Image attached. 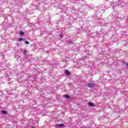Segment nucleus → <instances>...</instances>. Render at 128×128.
Segmentation results:
<instances>
[{"mask_svg":"<svg viewBox=\"0 0 128 128\" xmlns=\"http://www.w3.org/2000/svg\"><path fill=\"white\" fill-rule=\"evenodd\" d=\"M65 74L66 76H70L71 74L70 72L68 70H66L65 71Z\"/></svg>","mask_w":128,"mask_h":128,"instance_id":"f03ea898","label":"nucleus"},{"mask_svg":"<svg viewBox=\"0 0 128 128\" xmlns=\"http://www.w3.org/2000/svg\"><path fill=\"white\" fill-rule=\"evenodd\" d=\"M27 50H24V52H23V54H26Z\"/></svg>","mask_w":128,"mask_h":128,"instance_id":"9d476101","label":"nucleus"},{"mask_svg":"<svg viewBox=\"0 0 128 128\" xmlns=\"http://www.w3.org/2000/svg\"><path fill=\"white\" fill-rule=\"evenodd\" d=\"M20 36H24V32L22 31H20Z\"/></svg>","mask_w":128,"mask_h":128,"instance_id":"6e6552de","label":"nucleus"},{"mask_svg":"<svg viewBox=\"0 0 128 128\" xmlns=\"http://www.w3.org/2000/svg\"><path fill=\"white\" fill-rule=\"evenodd\" d=\"M64 98H70V96L68 94L64 95Z\"/></svg>","mask_w":128,"mask_h":128,"instance_id":"39448f33","label":"nucleus"},{"mask_svg":"<svg viewBox=\"0 0 128 128\" xmlns=\"http://www.w3.org/2000/svg\"><path fill=\"white\" fill-rule=\"evenodd\" d=\"M60 38H62V35L60 34Z\"/></svg>","mask_w":128,"mask_h":128,"instance_id":"9b49d317","label":"nucleus"},{"mask_svg":"<svg viewBox=\"0 0 128 128\" xmlns=\"http://www.w3.org/2000/svg\"><path fill=\"white\" fill-rule=\"evenodd\" d=\"M22 40H24V38H20L18 40V42H22Z\"/></svg>","mask_w":128,"mask_h":128,"instance_id":"0eeeda50","label":"nucleus"},{"mask_svg":"<svg viewBox=\"0 0 128 128\" xmlns=\"http://www.w3.org/2000/svg\"><path fill=\"white\" fill-rule=\"evenodd\" d=\"M72 42V41H70V42Z\"/></svg>","mask_w":128,"mask_h":128,"instance_id":"f8f14e48","label":"nucleus"},{"mask_svg":"<svg viewBox=\"0 0 128 128\" xmlns=\"http://www.w3.org/2000/svg\"><path fill=\"white\" fill-rule=\"evenodd\" d=\"M1 112L2 114H8V112L6 110H2Z\"/></svg>","mask_w":128,"mask_h":128,"instance_id":"20e7f679","label":"nucleus"},{"mask_svg":"<svg viewBox=\"0 0 128 128\" xmlns=\"http://www.w3.org/2000/svg\"><path fill=\"white\" fill-rule=\"evenodd\" d=\"M64 124H58L57 125V126H58L59 128H62V126H64Z\"/></svg>","mask_w":128,"mask_h":128,"instance_id":"423d86ee","label":"nucleus"},{"mask_svg":"<svg viewBox=\"0 0 128 128\" xmlns=\"http://www.w3.org/2000/svg\"><path fill=\"white\" fill-rule=\"evenodd\" d=\"M25 44H30V42H28V41H26Z\"/></svg>","mask_w":128,"mask_h":128,"instance_id":"1a4fd4ad","label":"nucleus"},{"mask_svg":"<svg viewBox=\"0 0 128 128\" xmlns=\"http://www.w3.org/2000/svg\"><path fill=\"white\" fill-rule=\"evenodd\" d=\"M32 128H34V126H33V127H32Z\"/></svg>","mask_w":128,"mask_h":128,"instance_id":"4468645a","label":"nucleus"},{"mask_svg":"<svg viewBox=\"0 0 128 128\" xmlns=\"http://www.w3.org/2000/svg\"><path fill=\"white\" fill-rule=\"evenodd\" d=\"M88 106H92V107L94 106V104H93L92 102H88Z\"/></svg>","mask_w":128,"mask_h":128,"instance_id":"7ed1b4c3","label":"nucleus"},{"mask_svg":"<svg viewBox=\"0 0 128 128\" xmlns=\"http://www.w3.org/2000/svg\"><path fill=\"white\" fill-rule=\"evenodd\" d=\"M87 86L90 88H94V83L89 82Z\"/></svg>","mask_w":128,"mask_h":128,"instance_id":"f257e3e1","label":"nucleus"},{"mask_svg":"<svg viewBox=\"0 0 128 128\" xmlns=\"http://www.w3.org/2000/svg\"><path fill=\"white\" fill-rule=\"evenodd\" d=\"M127 66H128V63L127 64Z\"/></svg>","mask_w":128,"mask_h":128,"instance_id":"ddd939ff","label":"nucleus"}]
</instances>
